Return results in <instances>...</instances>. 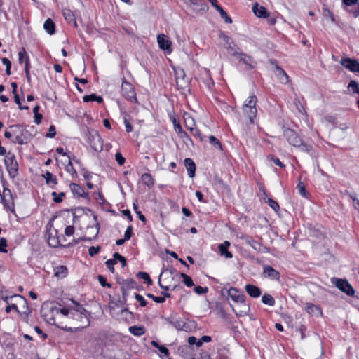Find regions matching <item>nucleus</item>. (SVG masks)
I'll list each match as a JSON object with an SVG mask.
<instances>
[{
    "instance_id": "obj_1",
    "label": "nucleus",
    "mask_w": 359,
    "mask_h": 359,
    "mask_svg": "<svg viewBox=\"0 0 359 359\" xmlns=\"http://www.w3.org/2000/svg\"><path fill=\"white\" fill-rule=\"evenodd\" d=\"M283 136L290 145L298 148L301 151L312 155V145L305 143L294 130L285 127H283Z\"/></svg>"
},
{
    "instance_id": "obj_52",
    "label": "nucleus",
    "mask_w": 359,
    "mask_h": 359,
    "mask_svg": "<svg viewBox=\"0 0 359 359\" xmlns=\"http://www.w3.org/2000/svg\"><path fill=\"white\" fill-rule=\"evenodd\" d=\"M297 189L299 191V193L301 196L303 197L306 198L307 196V191L306 190L305 186L303 182H299V184L297 186Z\"/></svg>"
},
{
    "instance_id": "obj_56",
    "label": "nucleus",
    "mask_w": 359,
    "mask_h": 359,
    "mask_svg": "<svg viewBox=\"0 0 359 359\" xmlns=\"http://www.w3.org/2000/svg\"><path fill=\"white\" fill-rule=\"evenodd\" d=\"M100 246H91L88 249V254L90 257H94L95 255L100 252Z\"/></svg>"
},
{
    "instance_id": "obj_49",
    "label": "nucleus",
    "mask_w": 359,
    "mask_h": 359,
    "mask_svg": "<svg viewBox=\"0 0 359 359\" xmlns=\"http://www.w3.org/2000/svg\"><path fill=\"white\" fill-rule=\"evenodd\" d=\"M257 102V99L255 95L250 96L248 98L243 106L248 107H256V104Z\"/></svg>"
},
{
    "instance_id": "obj_19",
    "label": "nucleus",
    "mask_w": 359,
    "mask_h": 359,
    "mask_svg": "<svg viewBox=\"0 0 359 359\" xmlns=\"http://www.w3.org/2000/svg\"><path fill=\"white\" fill-rule=\"evenodd\" d=\"M157 41L159 48L162 50H166L170 48L171 41L168 39V36L163 34L158 35Z\"/></svg>"
},
{
    "instance_id": "obj_41",
    "label": "nucleus",
    "mask_w": 359,
    "mask_h": 359,
    "mask_svg": "<svg viewBox=\"0 0 359 359\" xmlns=\"http://www.w3.org/2000/svg\"><path fill=\"white\" fill-rule=\"evenodd\" d=\"M262 302L263 304L273 306L275 305L274 298L269 294H264L262 297Z\"/></svg>"
},
{
    "instance_id": "obj_14",
    "label": "nucleus",
    "mask_w": 359,
    "mask_h": 359,
    "mask_svg": "<svg viewBox=\"0 0 359 359\" xmlns=\"http://www.w3.org/2000/svg\"><path fill=\"white\" fill-rule=\"evenodd\" d=\"M163 319L177 330L184 327L185 323L177 318V313H172L170 316L163 317Z\"/></svg>"
},
{
    "instance_id": "obj_55",
    "label": "nucleus",
    "mask_w": 359,
    "mask_h": 359,
    "mask_svg": "<svg viewBox=\"0 0 359 359\" xmlns=\"http://www.w3.org/2000/svg\"><path fill=\"white\" fill-rule=\"evenodd\" d=\"M116 264V260H114V259H109L105 262V264H106L107 267L108 268L109 271L111 272L112 273H114L115 269H114V266Z\"/></svg>"
},
{
    "instance_id": "obj_3",
    "label": "nucleus",
    "mask_w": 359,
    "mask_h": 359,
    "mask_svg": "<svg viewBox=\"0 0 359 359\" xmlns=\"http://www.w3.org/2000/svg\"><path fill=\"white\" fill-rule=\"evenodd\" d=\"M53 219L46 225V236L48 243L50 247L57 248L61 245L60 237L58 236V231L53 227Z\"/></svg>"
},
{
    "instance_id": "obj_36",
    "label": "nucleus",
    "mask_w": 359,
    "mask_h": 359,
    "mask_svg": "<svg viewBox=\"0 0 359 359\" xmlns=\"http://www.w3.org/2000/svg\"><path fill=\"white\" fill-rule=\"evenodd\" d=\"M99 230H100V224L97 222L93 226H88V227H87L88 233L90 236H92V237L90 236L91 238V239L97 238V236L99 233Z\"/></svg>"
},
{
    "instance_id": "obj_12",
    "label": "nucleus",
    "mask_w": 359,
    "mask_h": 359,
    "mask_svg": "<svg viewBox=\"0 0 359 359\" xmlns=\"http://www.w3.org/2000/svg\"><path fill=\"white\" fill-rule=\"evenodd\" d=\"M234 57L243 64L249 66L250 69L255 68L256 62L250 55L239 50L238 53H234Z\"/></svg>"
},
{
    "instance_id": "obj_39",
    "label": "nucleus",
    "mask_w": 359,
    "mask_h": 359,
    "mask_svg": "<svg viewBox=\"0 0 359 359\" xmlns=\"http://www.w3.org/2000/svg\"><path fill=\"white\" fill-rule=\"evenodd\" d=\"M141 179L142 182L148 187H151L154 184V180L149 173H144L142 175Z\"/></svg>"
},
{
    "instance_id": "obj_54",
    "label": "nucleus",
    "mask_w": 359,
    "mask_h": 359,
    "mask_svg": "<svg viewBox=\"0 0 359 359\" xmlns=\"http://www.w3.org/2000/svg\"><path fill=\"white\" fill-rule=\"evenodd\" d=\"M97 280L100 283V284L103 287H108V288H111V284L110 283H108L106 280V278L102 276V275H98L97 276Z\"/></svg>"
},
{
    "instance_id": "obj_16",
    "label": "nucleus",
    "mask_w": 359,
    "mask_h": 359,
    "mask_svg": "<svg viewBox=\"0 0 359 359\" xmlns=\"http://www.w3.org/2000/svg\"><path fill=\"white\" fill-rule=\"evenodd\" d=\"M228 295L233 301L237 303H243L245 299L244 294L241 293L235 287H231L228 291Z\"/></svg>"
},
{
    "instance_id": "obj_5",
    "label": "nucleus",
    "mask_w": 359,
    "mask_h": 359,
    "mask_svg": "<svg viewBox=\"0 0 359 359\" xmlns=\"http://www.w3.org/2000/svg\"><path fill=\"white\" fill-rule=\"evenodd\" d=\"M176 85L179 90L190 91L189 80L186 76L184 69H179L175 71Z\"/></svg>"
},
{
    "instance_id": "obj_4",
    "label": "nucleus",
    "mask_w": 359,
    "mask_h": 359,
    "mask_svg": "<svg viewBox=\"0 0 359 359\" xmlns=\"http://www.w3.org/2000/svg\"><path fill=\"white\" fill-rule=\"evenodd\" d=\"M331 282L334 284L339 290L346 293L347 295L353 297L355 294V290L351 285L346 279H341L338 278H332Z\"/></svg>"
},
{
    "instance_id": "obj_44",
    "label": "nucleus",
    "mask_w": 359,
    "mask_h": 359,
    "mask_svg": "<svg viewBox=\"0 0 359 359\" xmlns=\"http://www.w3.org/2000/svg\"><path fill=\"white\" fill-rule=\"evenodd\" d=\"M208 138H209L210 143L212 146H214L216 148H218L220 150H222V145L221 142H219V140L217 137H215L213 135H210L208 137Z\"/></svg>"
},
{
    "instance_id": "obj_34",
    "label": "nucleus",
    "mask_w": 359,
    "mask_h": 359,
    "mask_svg": "<svg viewBox=\"0 0 359 359\" xmlns=\"http://www.w3.org/2000/svg\"><path fill=\"white\" fill-rule=\"evenodd\" d=\"M90 145L94 151L97 152L102 151L103 149V143L101 137L100 136L97 139L93 140V142L90 143Z\"/></svg>"
},
{
    "instance_id": "obj_40",
    "label": "nucleus",
    "mask_w": 359,
    "mask_h": 359,
    "mask_svg": "<svg viewBox=\"0 0 359 359\" xmlns=\"http://www.w3.org/2000/svg\"><path fill=\"white\" fill-rule=\"evenodd\" d=\"M83 100L85 102H88L90 101H96L98 103H102L103 102V99L100 96H97L95 94H90L89 95H85L83 97Z\"/></svg>"
},
{
    "instance_id": "obj_47",
    "label": "nucleus",
    "mask_w": 359,
    "mask_h": 359,
    "mask_svg": "<svg viewBox=\"0 0 359 359\" xmlns=\"http://www.w3.org/2000/svg\"><path fill=\"white\" fill-rule=\"evenodd\" d=\"M348 88L353 93L359 94V83H357L355 81H351L348 83Z\"/></svg>"
},
{
    "instance_id": "obj_22",
    "label": "nucleus",
    "mask_w": 359,
    "mask_h": 359,
    "mask_svg": "<svg viewBox=\"0 0 359 359\" xmlns=\"http://www.w3.org/2000/svg\"><path fill=\"white\" fill-rule=\"evenodd\" d=\"M171 120L173 123L175 131L181 135V137H184L187 140H189L190 142H192L191 139L189 137L188 134L183 130L180 123V121L175 116L171 117Z\"/></svg>"
},
{
    "instance_id": "obj_8",
    "label": "nucleus",
    "mask_w": 359,
    "mask_h": 359,
    "mask_svg": "<svg viewBox=\"0 0 359 359\" xmlns=\"http://www.w3.org/2000/svg\"><path fill=\"white\" fill-rule=\"evenodd\" d=\"M121 91L123 95L128 100L133 102H137L135 88L131 83L124 79L121 84Z\"/></svg>"
},
{
    "instance_id": "obj_43",
    "label": "nucleus",
    "mask_w": 359,
    "mask_h": 359,
    "mask_svg": "<svg viewBox=\"0 0 359 359\" xmlns=\"http://www.w3.org/2000/svg\"><path fill=\"white\" fill-rule=\"evenodd\" d=\"M187 128L189 130L191 135L196 137H198L201 141H203L204 138L201 135L200 131L196 127H193V126H188V123H186Z\"/></svg>"
},
{
    "instance_id": "obj_20",
    "label": "nucleus",
    "mask_w": 359,
    "mask_h": 359,
    "mask_svg": "<svg viewBox=\"0 0 359 359\" xmlns=\"http://www.w3.org/2000/svg\"><path fill=\"white\" fill-rule=\"evenodd\" d=\"M243 114L249 118L251 124L254 123V118L256 117L257 114V109L256 107L243 106Z\"/></svg>"
},
{
    "instance_id": "obj_33",
    "label": "nucleus",
    "mask_w": 359,
    "mask_h": 359,
    "mask_svg": "<svg viewBox=\"0 0 359 359\" xmlns=\"http://www.w3.org/2000/svg\"><path fill=\"white\" fill-rule=\"evenodd\" d=\"M68 270L65 266L61 265L54 269V275L60 278H65L67 274Z\"/></svg>"
},
{
    "instance_id": "obj_18",
    "label": "nucleus",
    "mask_w": 359,
    "mask_h": 359,
    "mask_svg": "<svg viewBox=\"0 0 359 359\" xmlns=\"http://www.w3.org/2000/svg\"><path fill=\"white\" fill-rule=\"evenodd\" d=\"M241 239L245 241V243L252 247L254 250L258 252H262L263 245L259 242L254 240L251 236L247 235H243L241 236Z\"/></svg>"
},
{
    "instance_id": "obj_48",
    "label": "nucleus",
    "mask_w": 359,
    "mask_h": 359,
    "mask_svg": "<svg viewBox=\"0 0 359 359\" xmlns=\"http://www.w3.org/2000/svg\"><path fill=\"white\" fill-rule=\"evenodd\" d=\"M181 276L183 279L182 281L186 286L190 287L194 285V282L189 276H188L184 273H182Z\"/></svg>"
},
{
    "instance_id": "obj_25",
    "label": "nucleus",
    "mask_w": 359,
    "mask_h": 359,
    "mask_svg": "<svg viewBox=\"0 0 359 359\" xmlns=\"http://www.w3.org/2000/svg\"><path fill=\"white\" fill-rule=\"evenodd\" d=\"M184 165L187 170L189 177H194L196 172V164L192 159L187 158L184 160Z\"/></svg>"
},
{
    "instance_id": "obj_15",
    "label": "nucleus",
    "mask_w": 359,
    "mask_h": 359,
    "mask_svg": "<svg viewBox=\"0 0 359 359\" xmlns=\"http://www.w3.org/2000/svg\"><path fill=\"white\" fill-rule=\"evenodd\" d=\"M222 37L225 42V48L228 50L229 54L234 57V53H238L240 50V48L234 43L229 36L222 34Z\"/></svg>"
},
{
    "instance_id": "obj_27",
    "label": "nucleus",
    "mask_w": 359,
    "mask_h": 359,
    "mask_svg": "<svg viewBox=\"0 0 359 359\" xmlns=\"http://www.w3.org/2000/svg\"><path fill=\"white\" fill-rule=\"evenodd\" d=\"M62 14L65 17V19L68 22V23L73 22L74 26L76 27H77L75 15L72 11L67 8H62Z\"/></svg>"
},
{
    "instance_id": "obj_7",
    "label": "nucleus",
    "mask_w": 359,
    "mask_h": 359,
    "mask_svg": "<svg viewBox=\"0 0 359 359\" xmlns=\"http://www.w3.org/2000/svg\"><path fill=\"white\" fill-rule=\"evenodd\" d=\"M1 201L4 208L10 210L11 212H15L14 198L10 189L6 187L4 188Z\"/></svg>"
},
{
    "instance_id": "obj_50",
    "label": "nucleus",
    "mask_w": 359,
    "mask_h": 359,
    "mask_svg": "<svg viewBox=\"0 0 359 359\" xmlns=\"http://www.w3.org/2000/svg\"><path fill=\"white\" fill-rule=\"evenodd\" d=\"M2 63L6 66V75L9 76L11 75V61L6 58L4 57L1 59Z\"/></svg>"
},
{
    "instance_id": "obj_13",
    "label": "nucleus",
    "mask_w": 359,
    "mask_h": 359,
    "mask_svg": "<svg viewBox=\"0 0 359 359\" xmlns=\"http://www.w3.org/2000/svg\"><path fill=\"white\" fill-rule=\"evenodd\" d=\"M185 3L196 12L205 11L208 8L204 0H185Z\"/></svg>"
},
{
    "instance_id": "obj_35",
    "label": "nucleus",
    "mask_w": 359,
    "mask_h": 359,
    "mask_svg": "<svg viewBox=\"0 0 359 359\" xmlns=\"http://www.w3.org/2000/svg\"><path fill=\"white\" fill-rule=\"evenodd\" d=\"M85 135L89 144L93 142V140L97 139V137H100V135L97 130L88 128L85 131Z\"/></svg>"
},
{
    "instance_id": "obj_28",
    "label": "nucleus",
    "mask_w": 359,
    "mask_h": 359,
    "mask_svg": "<svg viewBox=\"0 0 359 359\" xmlns=\"http://www.w3.org/2000/svg\"><path fill=\"white\" fill-rule=\"evenodd\" d=\"M43 177L46 180V183L51 188H55L57 184V180L50 172L46 171L43 175Z\"/></svg>"
},
{
    "instance_id": "obj_57",
    "label": "nucleus",
    "mask_w": 359,
    "mask_h": 359,
    "mask_svg": "<svg viewBox=\"0 0 359 359\" xmlns=\"http://www.w3.org/2000/svg\"><path fill=\"white\" fill-rule=\"evenodd\" d=\"M115 160L116 161L117 163L119 165H123L126 162L125 158L123 156V155L120 152L116 153Z\"/></svg>"
},
{
    "instance_id": "obj_59",
    "label": "nucleus",
    "mask_w": 359,
    "mask_h": 359,
    "mask_svg": "<svg viewBox=\"0 0 359 359\" xmlns=\"http://www.w3.org/2000/svg\"><path fill=\"white\" fill-rule=\"evenodd\" d=\"M135 299L138 301L140 302V305L141 306H146L147 304V302L144 299V297L137 294V293H135Z\"/></svg>"
},
{
    "instance_id": "obj_31",
    "label": "nucleus",
    "mask_w": 359,
    "mask_h": 359,
    "mask_svg": "<svg viewBox=\"0 0 359 359\" xmlns=\"http://www.w3.org/2000/svg\"><path fill=\"white\" fill-rule=\"evenodd\" d=\"M43 28L47 32V33L52 35L55 33V25L54 22L50 18H48L44 22Z\"/></svg>"
},
{
    "instance_id": "obj_9",
    "label": "nucleus",
    "mask_w": 359,
    "mask_h": 359,
    "mask_svg": "<svg viewBox=\"0 0 359 359\" xmlns=\"http://www.w3.org/2000/svg\"><path fill=\"white\" fill-rule=\"evenodd\" d=\"M72 302L74 306L72 309L70 318L76 320H82L83 318L86 319V310L84 309V307L74 300H72Z\"/></svg>"
},
{
    "instance_id": "obj_64",
    "label": "nucleus",
    "mask_w": 359,
    "mask_h": 359,
    "mask_svg": "<svg viewBox=\"0 0 359 359\" xmlns=\"http://www.w3.org/2000/svg\"><path fill=\"white\" fill-rule=\"evenodd\" d=\"M269 158H270L271 161H272L276 165L279 166L280 168H285V165L280 161L278 158L271 156H269Z\"/></svg>"
},
{
    "instance_id": "obj_61",
    "label": "nucleus",
    "mask_w": 359,
    "mask_h": 359,
    "mask_svg": "<svg viewBox=\"0 0 359 359\" xmlns=\"http://www.w3.org/2000/svg\"><path fill=\"white\" fill-rule=\"evenodd\" d=\"M194 292L198 294H206L208 291L207 287L196 286L194 289Z\"/></svg>"
},
{
    "instance_id": "obj_62",
    "label": "nucleus",
    "mask_w": 359,
    "mask_h": 359,
    "mask_svg": "<svg viewBox=\"0 0 359 359\" xmlns=\"http://www.w3.org/2000/svg\"><path fill=\"white\" fill-rule=\"evenodd\" d=\"M133 235V226H128L124 233V240L128 241L130 239Z\"/></svg>"
},
{
    "instance_id": "obj_38",
    "label": "nucleus",
    "mask_w": 359,
    "mask_h": 359,
    "mask_svg": "<svg viewBox=\"0 0 359 359\" xmlns=\"http://www.w3.org/2000/svg\"><path fill=\"white\" fill-rule=\"evenodd\" d=\"M18 60L19 63H25V65H26V61L27 62H29V57L25 49V48H22L20 52L18 53Z\"/></svg>"
},
{
    "instance_id": "obj_51",
    "label": "nucleus",
    "mask_w": 359,
    "mask_h": 359,
    "mask_svg": "<svg viewBox=\"0 0 359 359\" xmlns=\"http://www.w3.org/2000/svg\"><path fill=\"white\" fill-rule=\"evenodd\" d=\"M266 203L276 212L280 210L278 203L272 198H268Z\"/></svg>"
},
{
    "instance_id": "obj_26",
    "label": "nucleus",
    "mask_w": 359,
    "mask_h": 359,
    "mask_svg": "<svg viewBox=\"0 0 359 359\" xmlns=\"http://www.w3.org/2000/svg\"><path fill=\"white\" fill-rule=\"evenodd\" d=\"M230 243L225 241L223 243L219 244L218 248L221 255L224 256L226 258H232L233 255L228 250Z\"/></svg>"
},
{
    "instance_id": "obj_10",
    "label": "nucleus",
    "mask_w": 359,
    "mask_h": 359,
    "mask_svg": "<svg viewBox=\"0 0 359 359\" xmlns=\"http://www.w3.org/2000/svg\"><path fill=\"white\" fill-rule=\"evenodd\" d=\"M339 63L352 72H359V62L357 60L349 57L342 58Z\"/></svg>"
},
{
    "instance_id": "obj_29",
    "label": "nucleus",
    "mask_w": 359,
    "mask_h": 359,
    "mask_svg": "<svg viewBox=\"0 0 359 359\" xmlns=\"http://www.w3.org/2000/svg\"><path fill=\"white\" fill-rule=\"evenodd\" d=\"M201 79L208 88H212V86L214 85V81L210 76L209 70L204 69V74L201 78Z\"/></svg>"
},
{
    "instance_id": "obj_6",
    "label": "nucleus",
    "mask_w": 359,
    "mask_h": 359,
    "mask_svg": "<svg viewBox=\"0 0 359 359\" xmlns=\"http://www.w3.org/2000/svg\"><path fill=\"white\" fill-rule=\"evenodd\" d=\"M8 128L13 130V135L14 136V139L12 140L13 143L22 145L27 142V139L24 137V133L27 131L21 126L13 125L11 126Z\"/></svg>"
},
{
    "instance_id": "obj_24",
    "label": "nucleus",
    "mask_w": 359,
    "mask_h": 359,
    "mask_svg": "<svg viewBox=\"0 0 359 359\" xmlns=\"http://www.w3.org/2000/svg\"><path fill=\"white\" fill-rule=\"evenodd\" d=\"M70 189L72 194L77 197H86L88 196V194H86L84 189L77 184L71 183L70 184Z\"/></svg>"
},
{
    "instance_id": "obj_58",
    "label": "nucleus",
    "mask_w": 359,
    "mask_h": 359,
    "mask_svg": "<svg viewBox=\"0 0 359 359\" xmlns=\"http://www.w3.org/2000/svg\"><path fill=\"white\" fill-rule=\"evenodd\" d=\"M147 297L151 299L153 301H154L156 303H163L165 302L164 297H156L151 293L147 294Z\"/></svg>"
},
{
    "instance_id": "obj_63",
    "label": "nucleus",
    "mask_w": 359,
    "mask_h": 359,
    "mask_svg": "<svg viewBox=\"0 0 359 359\" xmlns=\"http://www.w3.org/2000/svg\"><path fill=\"white\" fill-rule=\"evenodd\" d=\"M56 132H55V127L53 125H51L49 127L48 133H46V137L49 138H53L55 136Z\"/></svg>"
},
{
    "instance_id": "obj_60",
    "label": "nucleus",
    "mask_w": 359,
    "mask_h": 359,
    "mask_svg": "<svg viewBox=\"0 0 359 359\" xmlns=\"http://www.w3.org/2000/svg\"><path fill=\"white\" fill-rule=\"evenodd\" d=\"M7 246V241L4 238H0V252L6 253L7 250L6 249Z\"/></svg>"
},
{
    "instance_id": "obj_11",
    "label": "nucleus",
    "mask_w": 359,
    "mask_h": 359,
    "mask_svg": "<svg viewBox=\"0 0 359 359\" xmlns=\"http://www.w3.org/2000/svg\"><path fill=\"white\" fill-rule=\"evenodd\" d=\"M262 275L264 278H269L272 280L280 281V273L270 265L264 266Z\"/></svg>"
},
{
    "instance_id": "obj_37",
    "label": "nucleus",
    "mask_w": 359,
    "mask_h": 359,
    "mask_svg": "<svg viewBox=\"0 0 359 359\" xmlns=\"http://www.w3.org/2000/svg\"><path fill=\"white\" fill-rule=\"evenodd\" d=\"M136 287V282L133 279L126 280L123 282L122 293L123 295L126 294V289H133Z\"/></svg>"
},
{
    "instance_id": "obj_23",
    "label": "nucleus",
    "mask_w": 359,
    "mask_h": 359,
    "mask_svg": "<svg viewBox=\"0 0 359 359\" xmlns=\"http://www.w3.org/2000/svg\"><path fill=\"white\" fill-rule=\"evenodd\" d=\"M246 292L253 298L259 297L262 292L261 290L256 285L247 284L245 287Z\"/></svg>"
},
{
    "instance_id": "obj_32",
    "label": "nucleus",
    "mask_w": 359,
    "mask_h": 359,
    "mask_svg": "<svg viewBox=\"0 0 359 359\" xmlns=\"http://www.w3.org/2000/svg\"><path fill=\"white\" fill-rule=\"evenodd\" d=\"M129 332L136 337H140L144 334L146 330L144 326L133 325L129 327Z\"/></svg>"
},
{
    "instance_id": "obj_42",
    "label": "nucleus",
    "mask_w": 359,
    "mask_h": 359,
    "mask_svg": "<svg viewBox=\"0 0 359 359\" xmlns=\"http://www.w3.org/2000/svg\"><path fill=\"white\" fill-rule=\"evenodd\" d=\"M151 344L152 346L158 348V351L162 354H163L165 356L168 357V355H169V351H168V349L165 346L159 345L157 341H151Z\"/></svg>"
},
{
    "instance_id": "obj_30",
    "label": "nucleus",
    "mask_w": 359,
    "mask_h": 359,
    "mask_svg": "<svg viewBox=\"0 0 359 359\" xmlns=\"http://www.w3.org/2000/svg\"><path fill=\"white\" fill-rule=\"evenodd\" d=\"M233 310L237 316H244L250 310V307L244 302L243 303H240V305L236 309L233 308Z\"/></svg>"
},
{
    "instance_id": "obj_21",
    "label": "nucleus",
    "mask_w": 359,
    "mask_h": 359,
    "mask_svg": "<svg viewBox=\"0 0 359 359\" xmlns=\"http://www.w3.org/2000/svg\"><path fill=\"white\" fill-rule=\"evenodd\" d=\"M252 11L255 15L258 18H267L269 17V13L266 8L264 6H259L257 3L253 6Z\"/></svg>"
},
{
    "instance_id": "obj_46",
    "label": "nucleus",
    "mask_w": 359,
    "mask_h": 359,
    "mask_svg": "<svg viewBox=\"0 0 359 359\" xmlns=\"http://www.w3.org/2000/svg\"><path fill=\"white\" fill-rule=\"evenodd\" d=\"M217 11L219 13L221 18L224 20L225 22L229 24L232 22L231 18L227 15L226 12L222 7H218Z\"/></svg>"
},
{
    "instance_id": "obj_45",
    "label": "nucleus",
    "mask_w": 359,
    "mask_h": 359,
    "mask_svg": "<svg viewBox=\"0 0 359 359\" xmlns=\"http://www.w3.org/2000/svg\"><path fill=\"white\" fill-rule=\"evenodd\" d=\"M137 277L143 279L148 285L152 284V280L150 278L149 274L146 272L139 271L137 273Z\"/></svg>"
},
{
    "instance_id": "obj_17",
    "label": "nucleus",
    "mask_w": 359,
    "mask_h": 359,
    "mask_svg": "<svg viewBox=\"0 0 359 359\" xmlns=\"http://www.w3.org/2000/svg\"><path fill=\"white\" fill-rule=\"evenodd\" d=\"M270 62L272 65H276V69L277 71L276 76L280 82L285 84L287 83L290 81V79L286 72L277 65L276 60H271Z\"/></svg>"
},
{
    "instance_id": "obj_2",
    "label": "nucleus",
    "mask_w": 359,
    "mask_h": 359,
    "mask_svg": "<svg viewBox=\"0 0 359 359\" xmlns=\"http://www.w3.org/2000/svg\"><path fill=\"white\" fill-rule=\"evenodd\" d=\"M4 156V163L9 177L14 179L18 175V163L15 159V156L14 154L11 151L7 152Z\"/></svg>"
},
{
    "instance_id": "obj_53",
    "label": "nucleus",
    "mask_w": 359,
    "mask_h": 359,
    "mask_svg": "<svg viewBox=\"0 0 359 359\" xmlns=\"http://www.w3.org/2000/svg\"><path fill=\"white\" fill-rule=\"evenodd\" d=\"M51 195L53 197V201L58 203L62 201V198L65 194L64 192H60L59 194H57L56 192H53Z\"/></svg>"
}]
</instances>
